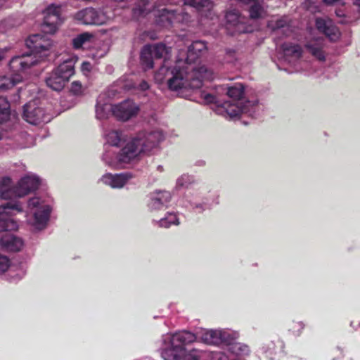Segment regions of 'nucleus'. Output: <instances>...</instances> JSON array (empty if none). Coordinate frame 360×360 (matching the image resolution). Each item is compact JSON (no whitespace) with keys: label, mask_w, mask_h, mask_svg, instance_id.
Wrapping results in <instances>:
<instances>
[{"label":"nucleus","mask_w":360,"mask_h":360,"mask_svg":"<svg viewBox=\"0 0 360 360\" xmlns=\"http://www.w3.org/2000/svg\"><path fill=\"white\" fill-rule=\"evenodd\" d=\"M206 48L205 41H195L186 51L180 50L176 65L181 70H169L164 66L155 72V81L160 84L165 82L170 90L177 91L188 87L198 89L202 86V80H212L214 78L212 70L205 65L196 68L193 65Z\"/></svg>","instance_id":"f257e3e1"},{"label":"nucleus","mask_w":360,"mask_h":360,"mask_svg":"<svg viewBox=\"0 0 360 360\" xmlns=\"http://www.w3.org/2000/svg\"><path fill=\"white\" fill-rule=\"evenodd\" d=\"M25 44L30 53L12 58L9 63V67L15 74L11 77H0V90L9 89L20 82L22 80V76L20 72H25L31 67L46 59L50 54L51 43L41 34H37L30 36Z\"/></svg>","instance_id":"f03ea898"},{"label":"nucleus","mask_w":360,"mask_h":360,"mask_svg":"<svg viewBox=\"0 0 360 360\" xmlns=\"http://www.w3.org/2000/svg\"><path fill=\"white\" fill-rule=\"evenodd\" d=\"M229 101L221 104V108L230 117H236L241 114H245L251 117H257L263 110V105L256 99L244 101L242 96L244 94V86L236 83L231 86H226Z\"/></svg>","instance_id":"7ed1b4c3"},{"label":"nucleus","mask_w":360,"mask_h":360,"mask_svg":"<svg viewBox=\"0 0 360 360\" xmlns=\"http://www.w3.org/2000/svg\"><path fill=\"white\" fill-rule=\"evenodd\" d=\"M195 340V335L187 330L167 333L162 336L158 350L163 360H184L193 350L188 346Z\"/></svg>","instance_id":"20e7f679"},{"label":"nucleus","mask_w":360,"mask_h":360,"mask_svg":"<svg viewBox=\"0 0 360 360\" xmlns=\"http://www.w3.org/2000/svg\"><path fill=\"white\" fill-rule=\"evenodd\" d=\"M53 207V199L48 194L30 198L27 203V224L36 231L46 229L50 220Z\"/></svg>","instance_id":"39448f33"},{"label":"nucleus","mask_w":360,"mask_h":360,"mask_svg":"<svg viewBox=\"0 0 360 360\" xmlns=\"http://www.w3.org/2000/svg\"><path fill=\"white\" fill-rule=\"evenodd\" d=\"M143 155L133 137L118 152L108 147L102 155V160L112 169H121L139 160Z\"/></svg>","instance_id":"423d86ee"},{"label":"nucleus","mask_w":360,"mask_h":360,"mask_svg":"<svg viewBox=\"0 0 360 360\" xmlns=\"http://www.w3.org/2000/svg\"><path fill=\"white\" fill-rule=\"evenodd\" d=\"M63 63L46 79L47 86L56 91L62 90L75 74V65L78 58L75 55H68L63 58Z\"/></svg>","instance_id":"0eeeda50"},{"label":"nucleus","mask_w":360,"mask_h":360,"mask_svg":"<svg viewBox=\"0 0 360 360\" xmlns=\"http://www.w3.org/2000/svg\"><path fill=\"white\" fill-rule=\"evenodd\" d=\"M171 51L170 48L167 47L164 44L159 43L153 45H146L143 47L141 52V61L146 69H150L153 67V58H164V64L160 68L166 66L169 70L174 69L181 70L175 63L172 68L167 65V58Z\"/></svg>","instance_id":"6e6552de"},{"label":"nucleus","mask_w":360,"mask_h":360,"mask_svg":"<svg viewBox=\"0 0 360 360\" xmlns=\"http://www.w3.org/2000/svg\"><path fill=\"white\" fill-rule=\"evenodd\" d=\"M165 138L163 131L160 129L142 130L134 136L143 155L157 149Z\"/></svg>","instance_id":"1a4fd4ad"},{"label":"nucleus","mask_w":360,"mask_h":360,"mask_svg":"<svg viewBox=\"0 0 360 360\" xmlns=\"http://www.w3.org/2000/svg\"><path fill=\"white\" fill-rule=\"evenodd\" d=\"M23 207L19 201H10L0 205V231H12L18 228V224L11 217L22 212Z\"/></svg>","instance_id":"9d476101"},{"label":"nucleus","mask_w":360,"mask_h":360,"mask_svg":"<svg viewBox=\"0 0 360 360\" xmlns=\"http://www.w3.org/2000/svg\"><path fill=\"white\" fill-rule=\"evenodd\" d=\"M22 117L32 124L49 122L51 120L49 112L44 109L38 100L31 101L24 105Z\"/></svg>","instance_id":"9b49d317"},{"label":"nucleus","mask_w":360,"mask_h":360,"mask_svg":"<svg viewBox=\"0 0 360 360\" xmlns=\"http://www.w3.org/2000/svg\"><path fill=\"white\" fill-rule=\"evenodd\" d=\"M75 19L84 25H101L111 18L108 11L103 9L86 8L75 14Z\"/></svg>","instance_id":"f8f14e48"},{"label":"nucleus","mask_w":360,"mask_h":360,"mask_svg":"<svg viewBox=\"0 0 360 360\" xmlns=\"http://www.w3.org/2000/svg\"><path fill=\"white\" fill-rule=\"evenodd\" d=\"M226 20V30L230 34L252 32L251 27L247 24V18L235 9L227 11Z\"/></svg>","instance_id":"ddd939ff"},{"label":"nucleus","mask_w":360,"mask_h":360,"mask_svg":"<svg viewBox=\"0 0 360 360\" xmlns=\"http://www.w3.org/2000/svg\"><path fill=\"white\" fill-rule=\"evenodd\" d=\"M159 14L156 15V23L163 27H169L175 22H184L190 18L189 15L183 11L169 10L167 8L158 9Z\"/></svg>","instance_id":"4468645a"},{"label":"nucleus","mask_w":360,"mask_h":360,"mask_svg":"<svg viewBox=\"0 0 360 360\" xmlns=\"http://www.w3.org/2000/svg\"><path fill=\"white\" fill-rule=\"evenodd\" d=\"M237 338V334L228 330H204L202 331L200 338L207 345H226Z\"/></svg>","instance_id":"2eb2a0df"},{"label":"nucleus","mask_w":360,"mask_h":360,"mask_svg":"<svg viewBox=\"0 0 360 360\" xmlns=\"http://www.w3.org/2000/svg\"><path fill=\"white\" fill-rule=\"evenodd\" d=\"M61 7L54 4L50 5L45 11L44 22L41 25V30L46 34H53L58 26L63 22L60 18Z\"/></svg>","instance_id":"dca6fc26"},{"label":"nucleus","mask_w":360,"mask_h":360,"mask_svg":"<svg viewBox=\"0 0 360 360\" xmlns=\"http://www.w3.org/2000/svg\"><path fill=\"white\" fill-rule=\"evenodd\" d=\"M135 175L131 172L112 174L107 172L101 176L99 181L114 189H121L127 185Z\"/></svg>","instance_id":"f3484780"},{"label":"nucleus","mask_w":360,"mask_h":360,"mask_svg":"<svg viewBox=\"0 0 360 360\" xmlns=\"http://www.w3.org/2000/svg\"><path fill=\"white\" fill-rule=\"evenodd\" d=\"M181 205L198 213H202L206 210L210 209L208 200L201 197L198 192L186 194L182 199Z\"/></svg>","instance_id":"a211bd4d"},{"label":"nucleus","mask_w":360,"mask_h":360,"mask_svg":"<svg viewBox=\"0 0 360 360\" xmlns=\"http://www.w3.org/2000/svg\"><path fill=\"white\" fill-rule=\"evenodd\" d=\"M139 110V106L132 100L127 99L114 105L113 116L119 120L127 121L135 117Z\"/></svg>","instance_id":"6ab92c4d"},{"label":"nucleus","mask_w":360,"mask_h":360,"mask_svg":"<svg viewBox=\"0 0 360 360\" xmlns=\"http://www.w3.org/2000/svg\"><path fill=\"white\" fill-rule=\"evenodd\" d=\"M304 48L307 52L317 60H326L328 53L326 41L323 37H314L307 40Z\"/></svg>","instance_id":"aec40b11"},{"label":"nucleus","mask_w":360,"mask_h":360,"mask_svg":"<svg viewBox=\"0 0 360 360\" xmlns=\"http://www.w3.org/2000/svg\"><path fill=\"white\" fill-rule=\"evenodd\" d=\"M268 27L278 38L290 37L294 32L290 20L287 16L273 19L268 22Z\"/></svg>","instance_id":"412c9836"},{"label":"nucleus","mask_w":360,"mask_h":360,"mask_svg":"<svg viewBox=\"0 0 360 360\" xmlns=\"http://www.w3.org/2000/svg\"><path fill=\"white\" fill-rule=\"evenodd\" d=\"M284 60L293 67H296L303 56L302 47L293 42H285L281 45Z\"/></svg>","instance_id":"4be33fe9"},{"label":"nucleus","mask_w":360,"mask_h":360,"mask_svg":"<svg viewBox=\"0 0 360 360\" xmlns=\"http://www.w3.org/2000/svg\"><path fill=\"white\" fill-rule=\"evenodd\" d=\"M41 179L35 174H28L22 177L15 186L18 198H22L36 191L40 186Z\"/></svg>","instance_id":"5701e85b"},{"label":"nucleus","mask_w":360,"mask_h":360,"mask_svg":"<svg viewBox=\"0 0 360 360\" xmlns=\"http://www.w3.org/2000/svg\"><path fill=\"white\" fill-rule=\"evenodd\" d=\"M172 199V194L167 191H155L149 195L148 207L150 210H160L167 207Z\"/></svg>","instance_id":"b1692460"},{"label":"nucleus","mask_w":360,"mask_h":360,"mask_svg":"<svg viewBox=\"0 0 360 360\" xmlns=\"http://www.w3.org/2000/svg\"><path fill=\"white\" fill-rule=\"evenodd\" d=\"M317 30L324 34L331 41H336L340 36L339 29L335 25L332 20L328 18H317L316 19Z\"/></svg>","instance_id":"393cba45"},{"label":"nucleus","mask_w":360,"mask_h":360,"mask_svg":"<svg viewBox=\"0 0 360 360\" xmlns=\"http://www.w3.org/2000/svg\"><path fill=\"white\" fill-rule=\"evenodd\" d=\"M283 342L279 340L265 343L259 349V353L262 358L274 360L283 351Z\"/></svg>","instance_id":"a878e982"},{"label":"nucleus","mask_w":360,"mask_h":360,"mask_svg":"<svg viewBox=\"0 0 360 360\" xmlns=\"http://www.w3.org/2000/svg\"><path fill=\"white\" fill-rule=\"evenodd\" d=\"M114 105H112L108 101H105V95L101 94L97 99L96 105V117L98 120H103L108 119L111 115H113Z\"/></svg>","instance_id":"bb28decb"},{"label":"nucleus","mask_w":360,"mask_h":360,"mask_svg":"<svg viewBox=\"0 0 360 360\" xmlns=\"http://www.w3.org/2000/svg\"><path fill=\"white\" fill-rule=\"evenodd\" d=\"M228 352L231 354L230 358H234L236 360H245L250 354L249 347L240 342L231 341L226 343Z\"/></svg>","instance_id":"cd10ccee"},{"label":"nucleus","mask_w":360,"mask_h":360,"mask_svg":"<svg viewBox=\"0 0 360 360\" xmlns=\"http://www.w3.org/2000/svg\"><path fill=\"white\" fill-rule=\"evenodd\" d=\"M0 246L5 250L17 252L22 248L23 242L21 238L12 234H6L0 238Z\"/></svg>","instance_id":"c85d7f7f"},{"label":"nucleus","mask_w":360,"mask_h":360,"mask_svg":"<svg viewBox=\"0 0 360 360\" xmlns=\"http://www.w3.org/2000/svg\"><path fill=\"white\" fill-rule=\"evenodd\" d=\"M11 125L10 104L4 97H0V129L7 131Z\"/></svg>","instance_id":"c756f323"},{"label":"nucleus","mask_w":360,"mask_h":360,"mask_svg":"<svg viewBox=\"0 0 360 360\" xmlns=\"http://www.w3.org/2000/svg\"><path fill=\"white\" fill-rule=\"evenodd\" d=\"M0 197L5 200L17 197L15 186H13L12 179L8 176L0 179Z\"/></svg>","instance_id":"7c9ffc66"},{"label":"nucleus","mask_w":360,"mask_h":360,"mask_svg":"<svg viewBox=\"0 0 360 360\" xmlns=\"http://www.w3.org/2000/svg\"><path fill=\"white\" fill-rule=\"evenodd\" d=\"M151 6L150 0H137L132 9V15L135 19L146 16L150 12Z\"/></svg>","instance_id":"2f4dec72"},{"label":"nucleus","mask_w":360,"mask_h":360,"mask_svg":"<svg viewBox=\"0 0 360 360\" xmlns=\"http://www.w3.org/2000/svg\"><path fill=\"white\" fill-rule=\"evenodd\" d=\"M105 138L108 146H105V150L112 146H119L120 143L124 140L122 132L120 130L112 129L105 133Z\"/></svg>","instance_id":"473e14b6"},{"label":"nucleus","mask_w":360,"mask_h":360,"mask_svg":"<svg viewBox=\"0 0 360 360\" xmlns=\"http://www.w3.org/2000/svg\"><path fill=\"white\" fill-rule=\"evenodd\" d=\"M160 227L169 228L172 225H179V219L174 212H167L165 217L159 221H155Z\"/></svg>","instance_id":"72a5a7b5"},{"label":"nucleus","mask_w":360,"mask_h":360,"mask_svg":"<svg viewBox=\"0 0 360 360\" xmlns=\"http://www.w3.org/2000/svg\"><path fill=\"white\" fill-rule=\"evenodd\" d=\"M184 5L195 8L197 10L210 11L212 7L211 0H184Z\"/></svg>","instance_id":"f704fd0d"},{"label":"nucleus","mask_w":360,"mask_h":360,"mask_svg":"<svg viewBox=\"0 0 360 360\" xmlns=\"http://www.w3.org/2000/svg\"><path fill=\"white\" fill-rule=\"evenodd\" d=\"M195 182V176L193 175L186 173L181 174L176 179L175 187L176 189L188 188Z\"/></svg>","instance_id":"c9c22d12"},{"label":"nucleus","mask_w":360,"mask_h":360,"mask_svg":"<svg viewBox=\"0 0 360 360\" xmlns=\"http://www.w3.org/2000/svg\"><path fill=\"white\" fill-rule=\"evenodd\" d=\"M119 85L124 90H130L132 89H138L145 91L149 88L148 84L146 81H141L139 84L131 81H124L123 79L119 82Z\"/></svg>","instance_id":"e433bc0d"},{"label":"nucleus","mask_w":360,"mask_h":360,"mask_svg":"<svg viewBox=\"0 0 360 360\" xmlns=\"http://www.w3.org/2000/svg\"><path fill=\"white\" fill-rule=\"evenodd\" d=\"M200 98L202 99V101L206 104L214 103L219 108V110L221 113L224 112V110L221 108V104L223 102L221 100L213 95L212 94L207 93L206 91H202L200 93Z\"/></svg>","instance_id":"4c0bfd02"},{"label":"nucleus","mask_w":360,"mask_h":360,"mask_svg":"<svg viewBox=\"0 0 360 360\" xmlns=\"http://www.w3.org/2000/svg\"><path fill=\"white\" fill-rule=\"evenodd\" d=\"M94 38V35L89 32H84L72 39V44L75 49L83 47L86 43L90 42Z\"/></svg>","instance_id":"58836bf2"},{"label":"nucleus","mask_w":360,"mask_h":360,"mask_svg":"<svg viewBox=\"0 0 360 360\" xmlns=\"http://www.w3.org/2000/svg\"><path fill=\"white\" fill-rule=\"evenodd\" d=\"M203 353L206 354L207 360H236L234 358H230L229 356L221 351Z\"/></svg>","instance_id":"ea45409f"},{"label":"nucleus","mask_w":360,"mask_h":360,"mask_svg":"<svg viewBox=\"0 0 360 360\" xmlns=\"http://www.w3.org/2000/svg\"><path fill=\"white\" fill-rule=\"evenodd\" d=\"M207 359L206 354H204L203 352L193 349L184 360H207Z\"/></svg>","instance_id":"a19ab883"},{"label":"nucleus","mask_w":360,"mask_h":360,"mask_svg":"<svg viewBox=\"0 0 360 360\" xmlns=\"http://www.w3.org/2000/svg\"><path fill=\"white\" fill-rule=\"evenodd\" d=\"M70 91L76 96L82 95L84 91V88L79 81H74L71 84Z\"/></svg>","instance_id":"79ce46f5"},{"label":"nucleus","mask_w":360,"mask_h":360,"mask_svg":"<svg viewBox=\"0 0 360 360\" xmlns=\"http://www.w3.org/2000/svg\"><path fill=\"white\" fill-rule=\"evenodd\" d=\"M237 59L236 53L234 50L228 49L225 52L224 63H233Z\"/></svg>","instance_id":"37998d69"},{"label":"nucleus","mask_w":360,"mask_h":360,"mask_svg":"<svg viewBox=\"0 0 360 360\" xmlns=\"http://www.w3.org/2000/svg\"><path fill=\"white\" fill-rule=\"evenodd\" d=\"M304 327V325L302 322H293L290 330L295 335H299L303 330Z\"/></svg>","instance_id":"c03bdc74"},{"label":"nucleus","mask_w":360,"mask_h":360,"mask_svg":"<svg viewBox=\"0 0 360 360\" xmlns=\"http://www.w3.org/2000/svg\"><path fill=\"white\" fill-rule=\"evenodd\" d=\"M10 266V260L6 256L0 255V274L5 272Z\"/></svg>","instance_id":"a18cd8bd"},{"label":"nucleus","mask_w":360,"mask_h":360,"mask_svg":"<svg viewBox=\"0 0 360 360\" xmlns=\"http://www.w3.org/2000/svg\"><path fill=\"white\" fill-rule=\"evenodd\" d=\"M336 15L339 17H345L346 19L342 21V22L348 23L350 22L352 20V19H347V15L345 14L344 11L342 10H338L336 11Z\"/></svg>","instance_id":"49530a36"},{"label":"nucleus","mask_w":360,"mask_h":360,"mask_svg":"<svg viewBox=\"0 0 360 360\" xmlns=\"http://www.w3.org/2000/svg\"><path fill=\"white\" fill-rule=\"evenodd\" d=\"M82 71H90L91 68V65L89 62H83L82 64Z\"/></svg>","instance_id":"de8ad7c7"},{"label":"nucleus","mask_w":360,"mask_h":360,"mask_svg":"<svg viewBox=\"0 0 360 360\" xmlns=\"http://www.w3.org/2000/svg\"><path fill=\"white\" fill-rule=\"evenodd\" d=\"M173 2L171 0H159L157 2V6L159 7L160 5L166 4H172Z\"/></svg>","instance_id":"09e8293b"},{"label":"nucleus","mask_w":360,"mask_h":360,"mask_svg":"<svg viewBox=\"0 0 360 360\" xmlns=\"http://www.w3.org/2000/svg\"><path fill=\"white\" fill-rule=\"evenodd\" d=\"M6 51L7 49H0V61H1L5 58Z\"/></svg>","instance_id":"8fccbe9b"},{"label":"nucleus","mask_w":360,"mask_h":360,"mask_svg":"<svg viewBox=\"0 0 360 360\" xmlns=\"http://www.w3.org/2000/svg\"><path fill=\"white\" fill-rule=\"evenodd\" d=\"M156 170L159 172H162L164 171V168L162 165H158L156 167Z\"/></svg>","instance_id":"3c124183"},{"label":"nucleus","mask_w":360,"mask_h":360,"mask_svg":"<svg viewBox=\"0 0 360 360\" xmlns=\"http://www.w3.org/2000/svg\"><path fill=\"white\" fill-rule=\"evenodd\" d=\"M197 164H198V165H199V166H204V165H205V161H203V160H200V161L198 162V163H197Z\"/></svg>","instance_id":"603ef678"},{"label":"nucleus","mask_w":360,"mask_h":360,"mask_svg":"<svg viewBox=\"0 0 360 360\" xmlns=\"http://www.w3.org/2000/svg\"><path fill=\"white\" fill-rule=\"evenodd\" d=\"M6 2V0H0V8L2 7Z\"/></svg>","instance_id":"864d4df0"}]
</instances>
